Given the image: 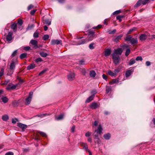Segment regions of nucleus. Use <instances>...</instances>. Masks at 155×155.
Returning <instances> with one entry per match:
<instances>
[{
    "mask_svg": "<svg viewBox=\"0 0 155 155\" xmlns=\"http://www.w3.org/2000/svg\"><path fill=\"white\" fill-rule=\"evenodd\" d=\"M130 49L128 48L127 49L125 53V55L126 57H127L129 54H130Z\"/></svg>",
    "mask_w": 155,
    "mask_h": 155,
    "instance_id": "37",
    "label": "nucleus"
},
{
    "mask_svg": "<svg viewBox=\"0 0 155 155\" xmlns=\"http://www.w3.org/2000/svg\"><path fill=\"white\" fill-rule=\"evenodd\" d=\"M119 82V80L116 79H113L110 81L109 84H112L114 83H117Z\"/></svg>",
    "mask_w": 155,
    "mask_h": 155,
    "instance_id": "24",
    "label": "nucleus"
},
{
    "mask_svg": "<svg viewBox=\"0 0 155 155\" xmlns=\"http://www.w3.org/2000/svg\"><path fill=\"white\" fill-rule=\"evenodd\" d=\"M49 114H48L46 113L45 114H40V115H38V116L39 117H44L48 115H49Z\"/></svg>",
    "mask_w": 155,
    "mask_h": 155,
    "instance_id": "41",
    "label": "nucleus"
},
{
    "mask_svg": "<svg viewBox=\"0 0 155 155\" xmlns=\"http://www.w3.org/2000/svg\"><path fill=\"white\" fill-rule=\"evenodd\" d=\"M120 71V68H118L116 69H115L114 71V73H115V75L118 73Z\"/></svg>",
    "mask_w": 155,
    "mask_h": 155,
    "instance_id": "42",
    "label": "nucleus"
},
{
    "mask_svg": "<svg viewBox=\"0 0 155 155\" xmlns=\"http://www.w3.org/2000/svg\"><path fill=\"white\" fill-rule=\"evenodd\" d=\"M17 24L16 23H14L11 25V28L13 29L15 32L17 31Z\"/></svg>",
    "mask_w": 155,
    "mask_h": 155,
    "instance_id": "14",
    "label": "nucleus"
},
{
    "mask_svg": "<svg viewBox=\"0 0 155 155\" xmlns=\"http://www.w3.org/2000/svg\"><path fill=\"white\" fill-rule=\"evenodd\" d=\"M38 42L37 41L33 39L31 40L30 42V43L32 44V45L34 46V47L35 48H38Z\"/></svg>",
    "mask_w": 155,
    "mask_h": 155,
    "instance_id": "8",
    "label": "nucleus"
},
{
    "mask_svg": "<svg viewBox=\"0 0 155 155\" xmlns=\"http://www.w3.org/2000/svg\"><path fill=\"white\" fill-rule=\"evenodd\" d=\"M48 70V69H45L44 70H43L39 74V75H41L42 74H43L45 72H46V71H47Z\"/></svg>",
    "mask_w": 155,
    "mask_h": 155,
    "instance_id": "48",
    "label": "nucleus"
},
{
    "mask_svg": "<svg viewBox=\"0 0 155 155\" xmlns=\"http://www.w3.org/2000/svg\"><path fill=\"white\" fill-rule=\"evenodd\" d=\"M96 75V74L94 71L92 70L90 71V75L91 78H94Z\"/></svg>",
    "mask_w": 155,
    "mask_h": 155,
    "instance_id": "20",
    "label": "nucleus"
},
{
    "mask_svg": "<svg viewBox=\"0 0 155 155\" xmlns=\"http://www.w3.org/2000/svg\"><path fill=\"white\" fill-rule=\"evenodd\" d=\"M49 36L48 35H45L43 37V39L44 40H46L48 39Z\"/></svg>",
    "mask_w": 155,
    "mask_h": 155,
    "instance_id": "45",
    "label": "nucleus"
},
{
    "mask_svg": "<svg viewBox=\"0 0 155 155\" xmlns=\"http://www.w3.org/2000/svg\"><path fill=\"white\" fill-rule=\"evenodd\" d=\"M2 119L5 121H7L8 120V119L9 117L8 115H3L2 116Z\"/></svg>",
    "mask_w": 155,
    "mask_h": 155,
    "instance_id": "27",
    "label": "nucleus"
},
{
    "mask_svg": "<svg viewBox=\"0 0 155 155\" xmlns=\"http://www.w3.org/2000/svg\"><path fill=\"white\" fill-rule=\"evenodd\" d=\"M51 44L54 45L55 44L58 45L61 43V40L52 39L51 41Z\"/></svg>",
    "mask_w": 155,
    "mask_h": 155,
    "instance_id": "9",
    "label": "nucleus"
},
{
    "mask_svg": "<svg viewBox=\"0 0 155 155\" xmlns=\"http://www.w3.org/2000/svg\"><path fill=\"white\" fill-rule=\"evenodd\" d=\"M31 98L29 97L26 99L25 100L27 104H28L30 103L31 101Z\"/></svg>",
    "mask_w": 155,
    "mask_h": 155,
    "instance_id": "36",
    "label": "nucleus"
},
{
    "mask_svg": "<svg viewBox=\"0 0 155 155\" xmlns=\"http://www.w3.org/2000/svg\"><path fill=\"white\" fill-rule=\"evenodd\" d=\"M132 74V71L130 70H129L127 71L125 73V76L128 77L130 76Z\"/></svg>",
    "mask_w": 155,
    "mask_h": 155,
    "instance_id": "19",
    "label": "nucleus"
},
{
    "mask_svg": "<svg viewBox=\"0 0 155 155\" xmlns=\"http://www.w3.org/2000/svg\"><path fill=\"white\" fill-rule=\"evenodd\" d=\"M87 41H88L87 40V38L82 39L81 40V41H79V42L78 44H77V45H80L86 43Z\"/></svg>",
    "mask_w": 155,
    "mask_h": 155,
    "instance_id": "18",
    "label": "nucleus"
},
{
    "mask_svg": "<svg viewBox=\"0 0 155 155\" xmlns=\"http://www.w3.org/2000/svg\"><path fill=\"white\" fill-rule=\"evenodd\" d=\"M75 74L74 73L71 72L68 75L67 78L70 81H72L75 78Z\"/></svg>",
    "mask_w": 155,
    "mask_h": 155,
    "instance_id": "7",
    "label": "nucleus"
},
{
    "mask_svg": "<svg viewBox=\"0 0 155 155\" xmlns=\"http://www.w3.org/2000/svg\"><path fill=\"white\" fill-rule=\"evenodd\" d=\"M18 104V102L16 101H12V105L14 107L17 106Z\"/></svg>",
    "mask_w": 155,
    "mask_h": 155,
    "instance_id": "34",
    "label": "nucleus"
},
{
    "mask_svg": "<svg viewBox=\"0 0 155 155\" xmlns=\"http://www.w3.org/2000/svg\"><path fill=\"white\" fill-rule=\"evenodd\" d=\"M18 126L22 129H25L27 127V126L26 125L21 123H18Z\"/></svg>",
    "mask_w": 155,
    "mask_h": 155,
    "instance_id": "23",
    "label": "nucleus"
},
{
    "mask_svg": "<svg viewBox=\"0 0 155 155\" xmlns=\"http://www.w3.org/2000/svg\"><path fill=\"white\" fill-rule=\"evenodd\" d=\"M130 42L132 45L137 44L138 42V40L137 38H132L130 41Z\"/></svg>",
    "mask_w": 155,
    "mask_h": 155,
    "instance_id": "15",
    "label": "nucleus"
},
{
    "mask_svg": "<svg viewBox=\"0 0 155 155\" xmlns=\"http://www.w3.org/2000/svg\"><path fill=\"white\" fill-rule=\"evenodd\" d=\"M64 115L63 114H61L58 116V117H55V119L56 120H62L63 119L64 117Z\"/></svg>",
    "mask_w": 155,
    "mask_h": 155,
    "instance_id": "25",
    "label": "nucleus"
},
{
    "mask_svg": "<svg viewBox=\"0 0 155 155\" xmlns=\"http://www.w3.org/2000/svg\"><path fill=\"white\" fill-rule=\"evenodd\" d=\"M80 71L84 75H85L86 72L84 68H81Z\"/></svg>",
    "mask_w": 155,
    "mask_h": 155,
    "instance_id": "33",
    "label": "nucleus"
},
{
    "mask_svg": "<svg viewBox=\"0 0 155 155\" xmlns=\"http://www.w3.org/2000/svg\"><path fill=\"white\" fill-rule=\"evenodd\" d=\"M94 141L95 142H96L98 144L101 143V140L99 137L96 139V140H94Z\"/></svg>",
    "mask_w": 155,
    "mask_h": 155,
    "instance_id": "53",
    "label": "nucleus"
},
{
    "mask_svg": "<svg viewBox=\"0 0 155 155\" xmlns=\"http://www.w3.org/2000/svg\"><path fill=\"white\" fill-rule=\"evenodd\" d=\"M103 137L105 139L108 140L110 139V138L111 135L110 134L108 133L104 134L103 136Z\"/></svg>",
    "mask_w": 155,
    "mask_h": 155,
    "instance_id": "21",
    "label": "nucleus"
},
{
    "mask_svg": "<svg viewBox=\"0 0 155 155\" xmlns=\"http://www.w3.org/2000/svg\"><path fill=\"white\" fill-rule=\"evenodd\" d=\"M113 62L115 65L118 64L120 61V58L118 55H115L112 54Z\"/></svg>",
    "mask_w": 155,
    "mask_h": 155,
    "instance_id": "1",
    "label": "nucleus"
},
{
    "mask_svg": "<svg viewBox=\"0 0 155 155\" xmlns=\"http://www.w3.org/2000/svg\"><path fill=\"white\" fill-rule=\"evenodd\" d=\"M14 153L13 152H9L5 153V155H13Z\"/></svg>",
    "mask_w": 155,
    "mask_h": 155,
    "instance_id": "64",
    "label": "nucleus"
},
{
    "mask_svg": "<svg viewBox=\"0 0 155 155\" xmlns=\"http://www.w3.org/2000/svg\"><path fill=\"white\" fill-rule=\"evenodd\" d=\"M136 29V28H131L130 29L129 31H128V32L127 33V34H130L134 30Z\"/></svg>",
    "mask_w": 155,
    "mask_h": 155,
    "instance_id": "47",
    "label": "nucleus"
},
{
    "mask_svg": "<svg viewBox=\"0 0 155 155\" xmlns=\"http://www.w3.org/2000/svg\"><path fill=\"white\" fill-rule=\"evenodd\" d=\"M116 29H114L112 31H110L109 32V33L110 34H114L116 32Z\"/></svg>",
    "mask_w": 155,
    "mask_h": 155,
    "instance_id": "61",
    "label": "nucleus"
},
{
    "mask_svg": "<svg viewBox=\"0 0 155 155\" xmlns=\"http://www.w3.org/2000/svg\"><path fill=\"white\" fill-rule=\"evenodd\" d=\"M2 101L4 103H7L8 101V99L6 97H3L2 98Z\"/></svg>",
    "mask_w": 155,
    "mask_h": 155,
    "instance_id": "39",
    "label": "nucleus"
},
{
    "mask_svg": "<svg viewBox=\"0 0 155 155\" xmlns=\"http://www.w3.org/2000/svg\"><path fill=\"white\" fill-rule=\"evenodd\" d=\"M135 62L136 61L135 60L134 58H132L130 60L128 64L130 66L135 63Z\"/></svg>",
    "mask_w": 155,
    "mask_h": 155,
    "instance_id": "26",
    "label": "nucleus"
},
{
    "mask_svg": "<svg viewBox=\"0 0 155 155\" xmlns=\"http://www.w3.org/2000/svg\"><path fill=\"white\" fill-rule=\"evenodd\" d=\"M81 145L83 146V149L85 150H86L87 151H88L89 153V155H92V153L88 149V146L87 143H82L81 144Z\"/></svg>",
    "mask_w": 155,
    "mask_h": 155,
    "instance_id": "6",
    "label": "nucleus"
},
{
    "mask_svg": "<svg viewBox=\"0 0 155 155\" xmlns=\"http://www.w3.org/2000/svg\"><path fill=\"white\" fill-rule=\"evenodd\" d=\"M123 52V50L121 48H118L114 50V53L112 54L114 55H118L119 56Z\"/></svg>",
    "mask_w": 155,
    "mask_h": 155,
    "instance_id": "4",
    "label": "nucleus"
},
{
    "mask_svg": "<svg viewBox=\"0 0 155 155\" xmlns=\"http://www.w3.org/2000/svg\"><path fill=\"white\" fill-rule=\"evenodd\" d=\"M23 23L21 19H19L18 21V24L21 26Z\"/></svg>",
    "mask_w": 155,
    "mask_h": 155,
    "instance_id": "59",
    "label": "nucleus"
},
{
    "mask_svg": "<svg viewBox=\"0 0 155 155\" xmlns=\"http://www.w3.org/2000/svg\"><path fill=\"white\" fill-rule=\"evenodd\" d=\"M17 50H16L11 55V56L12 57H13L15 56H16L17 54Z\"/></svg>",
    "mask_w": 155,
    "mask_h": 155,
    "instance_id": "44",
    "label": "nucleus"
},
{
    "mask_svg": "<svg viewBox=\"0 0 155 155\" xmlns=\"http://www.w3.org/2000/svg\"><path fill=\"white\" fill-rule=\"evenodd\" d=\"M149 0H144L143 1L142 0V3L143 5H146L148 2L149 1Z\"/></svg>",
    "mask_w": 155,
    "mask_h": 155,
    "instance_id": "57",
    "label": "nucleus"
},
{
    "mask_svg": "<svg viewBox=\"0 0 155 155\" xmlns=\"http://www.w3.org/2000/svg\"><path fill=\"white\" fill-rule=\"evenodd\" d=\"M18 121V119L16 118L13 119L12 120V123L15 124Z\"/></svg>",
    "mask_w": 155,
    "mask_h": 155,
    "instance_id": "60",
    "label": "nucleus"
},
{
    "mask_svg": "<svg viewBox=\"0 0 155 155\" xmlns=\"http://www.w3.org/2000/svg\"><path fill=\"white\" fill-rule=\"evenodd\" d=\"M121 12V10H118L116 11H115L113 13V15H117L118 14H119Z\"/></svg>",
    "mask_w": 155,
    "mask_h": 155,
    "instance_id": "54",
    "label": "nucleus"
},
{
    "mask_svg": "<svg viewBox=\"0 0 155 155\" xmlns=\"http://www.w3.org/2000/svg\"><path fill=\"white\" fill-rule=\"evenodd\" d=\"M44 23L47 24L48 25H50L51 23V21L48 19H45L44 21Z\"/></svg>",
    "mask_w": 155,
    "mask_h": 155,
    "instance_id": "40",
    "label": "nucleus"
},
{
    "mask_svg": "<svg viewBox=\"0 0 155 155\" xmlns=\"http://www.w3.org/2000/svg\"><path fill=\"white\" fill-rule=\"evenodd\" d=\"M147 38V36L145 34L141 35L139 37L140 40L141 41L145 40Z\"/></svg>",
    "mask_w": 155,
    "mask_h": 155,
    "instance_id": "10",
    "label": "nucleus"
},
{
    "mask_svg": "<svg viewBox=\"0 0 155 155\" xmlns=\"http://www.w3.org/2000/svg\"><path fill=\"white\" fill-rule=\"evenodd\" d=\"M123 36V35H120L118 36L114 37L113 39V41L115 42H117Z\"/></svg>",
    "mask_w": 155,
    "mask_h": 155,
    "instance_id": "13",
    "label": "nucleus"
},
{
    "mask_svg": "<svg viewBox=\"0 0 155 155\" xmlns=\"http://www.w3.org/2000/svg\"><path fill=\"white\" fill-rule=\"evenodd\" d=\"M79 63L80 65H84L85 64V61L83 59L81 60L80 61H79Z\"/></svg>",
    "mask_w": 155,
    "mask_h": 155,
    "instance_id": "49",
    "label": "nucleus"
},
{
    "mask_svg": "<svg viewBox=\"0 0 155 155\" xmlns=\"http://www.w3.org/2000/svg\"><path fill=\"white\" fill-rule=\"evenodd\" d=\"M111 52V50L107 49L105 51L104 55L106 56H109Z\"/></svg>",
    "mask_w": 155,
    "mask_h": 155,
    "instance_id": "17",
    "label": "nucleus"
},
{
    "mask_svg": "<svg viewBox=\"0 0 155 155\" xmlns=\"http://www.w3.org/2000/svg\"><path fill=\"white\" fill-rule=\"evenodd\" d=\"M94 97V94H93L89 97H88L86 101V103H89L93 100Z\"/></svg>",
    "mask_w": 155,
    "mask_h": 155,
    "instance_id": "16",
    "label": "nucleus"
},
{
    "mask_svg": "<svg viewBox=\"0 0 155 155\" xmlns=\"http://www.w3.org/2000/svg\"><path fill=\"white\" fill-rule=\"evenodd\" d=\"M142 0H139L137 2L135 5V7H137L139 6L141 4Z\"/></svg>",
    "mask_w": 155,
    "mask_h": 155,
    "instance_id": "31",
    "label": "nucleus"
},
{
    "mask_svg": "<svg viewBox=\"0 0 155 155\" xmlns=\"http://www.w3.org/2000/svg\"><path fill=\"white\" fill-rule=\"evenodd\" d=\"M91 134V133L88 131L85 134V136L86 137H89Z\"/></svg>",
    "mask_w": 155,
    "mask_h": 155,
    "instance_id": "63",
    "label": "nucleus"
},
{
    "mask_svg": "<svg viewBox=\"0 0 155 155\" xmlns=\"http://www.w3.org/2000/svg\"><path fill=\"white\" fill-rule=\"evenodd\" d=\"M111 90V87H110L107 86V87L106 91L107 93H109Z\"/></svg>",
    "mask_w": 155,
    "mask_h": 155,
    "instance_id": "43",
    "label": "nucleus"
},
{
    "mask_svg": "<svg viewBox=\"0 0 155 155\" xmlns=\"http://www.w3.org/2000/svg\"><path fill=\"white\" fill-rule=\"evenodd\" d=\"M94 44V43H92L91 44L89 45V48L90 49H93L94 48V47L93 46Z\"/></svg>",
    "mask_w": 155,
    "mask_h": 155,
    "instance_id": "51",
    "label": "nucleus"
},
{
    "mask_svg": "<svg viewBox=\"0 0 155 155\" xmlns=\"http://www.w3.org/2000/svg\"><path fill=\"white\" fill-rule=\"evenodd\" d=\"M124 17L123 16L121 15H118L117 16L116 18L117 20L120 21L121 20V18Z\"/></svg>",
    "mask_w": 155,
    "mask_h": 155,
    "instance_id": "50",
    "label": "nucleus"
},
{
    "mask_svg": "<svg viewBox=\"0 0 155 155\" xmlns=\"http://www.w3.org/2000/svg\"><path fill=\"white\" fill-rule=\"evenodd\" d=\"M99 107L98 104L96 103H93L91 104L90 107L91 108L94 109H95Z\"/></svg>",
    "mask_w": 155,
    "mask_h": 155,
    "instance_id": "12",
    "label": "nucleus"
},
{
    "mask_svg": "<svg viewBox=\"0 0 155 155\" xmlns=\"http://www.w3.org/2000/svg\"><path fill=\"white\" fill-rule=\"evenodd\" d=\"M107 74L111 76H114L115 75V73H114V72H113L110 70L107 71Z\"/></svg>",
    "mask_w": 155,
    "mask_h": 155,
    "instance_id": "30",
    "label": "nucleus"
},
{
    "mask_svg": "<svg viewBox=\"0 0 155 155\" xmlns=\"http://www.w3.org/2000/svg\"><path fill=\"white\" fill-rule=\"evenodd\" d=\"M42 61V60L41 58H38L36 59V61L37 62H41Z\"/></svg>",
    "mask_w": 155,
    "mask_h": 155,
    "instance_id": "58",
    "label": "nucleus"
},
{
    "mask_svg": "<svg viewBox=\"0 0 155 155\" xmlns=\"http://www.w3.org/2000/svg\"><path fill=\"white\" fill-rule=\"evenodd\" d=\"M13 35V33L12 32H9L8 33L6 38V39L8 43H10L11 42L13 38L12 35Z\"/></svg>",
    "mask_w": 155,
    "mask_h": 155,
    "instance_id": "5",
    "label": "nucleus"
},
{
    "mask_svg": "<svg viewBox=\"0 0 155 155\" xmlns=\"http://www.w3.org/2000/svg\"><path fill=\"white\" fill-rule=\"evenodd\" d=\"M143 59L141 56H137V57L135 59V60L137 61H142Z\"/></svg>",
    "mask_w": 155,
    "mask_h": 155,
    "instance_id": "46",
    "label": "nucleus"
},
{
    "mask_svg": "<svg viewBox=\"0 0 155 155\" xmlns=\"http://www.w3.org/2000/svg\"><path fill=\"white\" fill-rule=\"evenodd\" d=\"M145 64L147 66H149L151 64V63L150 61H147L146 62Z\"/></svg>",
    "mask_w": 155,
    "mask_h": 155,
    "instance_id": "62",
    "label": "nucleus"
},
{
    "mask_svg": "<svg viewBox=\"0 0 155 155\" xmlns=\"http://www.w3.org/2000/svg\"><path fill=\"white\" fill-rule=\"evenodd\" d=\"M88 35L95 36V32L93 31H90L88 32Z\"/></svg>",
    "mask_w": 155,
    "mask_h": 155,
    "instance_id": "55",
    "label": "nucleus"
},
{
    "mask_svg": "<svg viewBox=\"0 0 155 155\" xmlns=\"http://www.w3.org/2000/svg\"><path fill=\"white\" fill-rule=\"evenodd\" d=\"M39 133L43 137H46L47 136V135L44 132H39Z\"/></svg>",
    "mask_w": 155,
    "mask_h": 155,
    "instance_id": "56",
    "label": "nucleus"
},
{
    "mask_svg": "<svg viewBox=\"0 0 155 155\" xmlns=\"http://www.w3.org/2000/svg\"><path fill=\"white\" fill-rule=\"evenodd\" d=\"M40 55L42 57H46L47 56V54L44 52H41L40 53Z\"/></svg>",
    "mask_w": 155,
    "mask_h": 155,
    "instance_id": "35",
    "label": "nucleus"
},
{
    "mask_svg": "<svg viewBox=\"0 0 155 155\" xmlns=\"http://www.w3.org/2000/svg\"><path fill=\"white\" fill-rule=\"evenodd\" d=\"M18 63V61L17 59L15 60L12 59V62L11 63L10 65V69L11 70H14L16 64Z\"/></svg>",
    "mask_w": 155,
    "mask_h": 155,
    "instance_id": "3",
    "label": "nucleus"
},
{
    "mask_svg": "<svg viewBox=\"0 0 155 155\" xmlns=\"http://www.w3.org/2000/svg\"><path fill=\"white\" fill-rule=\"evenodd\" d=\"M102 128L101 125H99L97 129L95 130V132H97V133L100 134L102 133Z\"/></svg>",
    "mask_w": 155,
    "mask_h": 155,
    "instance_id": "11",
    "label": "nucleus"
},
{
    "mask_svg": "<svg viewBox=\"0 0 155 155\" xmlns=\"http://www.w3.org/2000/svg\"><path fill=\"white\" fill-rule=\"evenodd\" d=\"M35 67V65L33 64H31L27 67V69L28 70L32 69Z\"/></svg>",
    "mask_w": 155,
    "mask_h": 155,
    "instance_id": "22",
    "label": "nucleus"
},
{
    "mask_svg": "<svg viewBox=\"0 0 155 155\" xmlns=\"http://www.w3.org/2000/svg\"><path fill=\"white\" fill-rule=\"evenodd\" d=\"M27 54L25 53H22L20 56V58L21 59H23L27 57Z\"/></svg>",
    "mask_w": 155,
    "mask_h": 155,
    "instance_id": "29",
    "label": "nucleus"
},
{
    "mask_svg": "<svg viewBox=\"0 0 155 155\" xmlns=\"http://www.w3.org/2000/svg\"><path fill=\"white\" fill-rule=\"evenodd\" d=\"M94 36L91 35H88L87 38V41H91L93 40Z\"/></svg>",
    "mask_w": 155,
    "mask_h": 155,
    "instance_id": "32",
    "label": "nucleus"
},
{
    "mask_svg": "<svg viewBox=\"0 0 155 155\" xmlns=\"http://www.w3.org/2000/svg\"><path fill=\"white\" fill-rule=\"evenodd\" d=\"M19 85V84H14L12 83H9L6 87V89L8 91L13 90L16 89Z\"/></svg>",
    "mask_w": 155,
    "mask_h": 155,
    "instance_id": "2",
    "label": "nucleus"
},
{
    "mask_svg": "<svg viewBox=\"0 0 155 155\" xmlns=\"http://www.w3.org/2000/svg\"><path fill=\"white\" fill-rule=\"evenodd\" d=\"M4 73V69L3 68L1 69L0 72V79L2 77L3 74Z\"/></svg>",
    "mask_w": 155,
    "mask_h": 155,
    "instance_id": "52",
    "label": "nucleus"
},
{
    "mask_svg": "<svg viewBox=\"0 0 155 155\" xmlns=\"http://www.w3.org/2000/svg\"><path fill=\"white\" fill-rule=\"evenodd\" d=\"M39 33L38 32L36 31L34 34L33 37L35 38H38L39 37Z\"/></svg>",
    "mask_w": 155,
    "mask_h": 155,
    "instance_id": "38",
    "label": "nucleus"
},
{
    "mask_svg": "<svg viewBox=\"0 0 155 155\" xmlns=\"http://www.w3.org/2000/svg\"><path fill=\"white\" fill-rule=\"evenodd\" d=\"M132 38V37L131 36L129 35H127L126 37L125 38V41H130L131 40V39Z\"/></svg>",
    "mask_w": 155,
    "mask_h": 155,
    "instance_id": "28",
    "label": "nucleus"
}]
</instances>
